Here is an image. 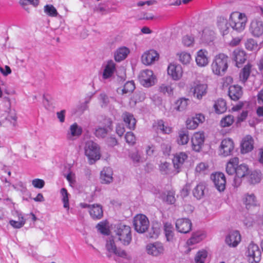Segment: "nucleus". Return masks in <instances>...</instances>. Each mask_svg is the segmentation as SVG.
<instances>
[{
  "label": "nucleus",
  "mask_w": 263,
  "mask_h": 263,
  "mask_svg": "<svg viewBox=\"0 0 263 263\" xmlns=\"http://www.w3.org/2000/svg\"><path fill=\"white\" fill-rule=\"evenodd\" d=\"M239 159L237 157L231 158L228 162L226 166V172L229 175L235 174L234 179V186L240 185L241 181L240 179L248 176L250 173L248 166L245 164L238 165Z\"/></svg>",
  "instance_id": "nucleus-1"
},
{
  "label": "nucleus",
  "mask_w": 263,
  "mask_h": 263,
  "mask_svg": "<svg viewBox=\"0 0 263 263\" xmlns=\"http://www.w3.org/2000/svg\"><path fill=\"white\" fill-rule=\"evenodd\" d=\"M228 61L229 57L226 54L219 53L216 54L211 65L213 73L216 76H223L228 70Z\"/></svg>",
  "instance_id": "nucleus-2"
},
{
  "label": "nucleus",
  "mask_w": 263,
  "mask_h": 263,
  "mask_svg": "<svg viewBox=\"0 0 263 263\" xmlns=\"http://www.w3.org/2000/svg\"><path fill=\"white\" fill-rule=\"evenodd\" d=\"M247 21L248 18L246 14L235 11L230 15L229 24L234 30L241 32L245 29Z\"/></svg>",
  "instance_id": "nucleus-3"
},
{
  "label": "nucleus",
  "mask_w": 263,
  "mask_h": 263,
  "mask_svg": "<svg viewBox=\"0 0 263 263\" xmlns=\"http://www.w3.org/2000/svg\"><path fill=\"white\" fill-rule=\"evenodd\" d=\"M85 154L90 164H92L100 158V148L98 144L93 141H88L85 146Z\"/></svg>",
  "instance_id": "nucleus-4"
},
{
  "label": "nucleus",
  "mask_w": 263,
  "mask_h": 263,
  "mask_svg": "<svg viewBox=\"0 0 263 263\" xmlns=\"http://www.w3.org/2000/svg\"><path fill=\"white\" fill-rule=\"evenodd\" d=\"M246 255L249 263H258L261 260V251L258 246L253 242L248 246Z\"/></svg>",
  "instance_id": "nucleus-5"
},
{
  "label": "nucleus",
  "mask_w": 263,
  "mask_h": 263,
  "mask_svg": "<svg viewBox=\"0 0 263 263\" xmlns=\"http://www.w3.org/2000/svg\"><path fill=\"white\" fill-rule=\"evenodd\" d=\"M133 223L135 230L140 233L145 232L149 227L148 218L142 214H137L134 217Z\"/></svg>",
  "instance_id": "nucleus-6"
},
{
  "label": "nucleus",
  "mask_w": 263,
  "mask_h": 263,
  "mask_svg": "<svg viewBox=\"0 0 263 263\" xmlns=\"http://www.w3.org/2000/svg\"><path fill=\"white\" fill-rule=\"evenodd\" d=\"M116 234L119 240L124 245H128L131 241V229L130 227L122 225L117 230Z\"/></svg>",
  "instance_id": "nucleus-7"
},
{
  "label": "nucleus",
  "mask_w": 263,
  "mask_h": 263,
  "mask_svg": "<svg viewBox=\"0 0 263 263\" xmlns=\"http://www.w3.org/2000/svg\"><path fill=\"white\" fill-rule=\"evenodd\" d=\"M138 79L141 85L148 87L154 85L156 77L154 75L153 71L146 69L141 71L138 76Z\"/></svg>",
  "instance_id": "nucleus-8"
},
{
  "label": "nucleus",
  "mask_w": 263,
  "mask_h": 263,
  "mask_svg": "<svg viewBox=\"0 0 263 263\" xmlns=\"http://www.w3.org/2000/svg\"><path fill=\"white\" fill-rule=\"evenodd\" d=\"M234 149V142L233 140L227 138L223 139L219 147V155L222 157H227L232 155Z\"/></svg>",
  "instance_id": "nucleus-9"
},
{
  "label": "nucleus",
  "mask_w": 263,
  "mask_h": 263,
  "mask_svg": "<svg viewBox=\"0 0 263 263\" xmlns=\"http://www.w3.org/2000/svg\"><path fill=\"white\" fill-rule=\"evenodd\" d=\"M205 140L204 132L198 131L193 134L191 138L192 147L195 152H199Z\"/></svg>",
  "instance_id": "nucleus-10"
},
{
  "label": "nucleus",
  "mask_w": 263,
  "mask_h": 263,
  "mask_svg": "<svg viewBox=\"0 0 263 263\" xmlns=\"http://www.w3.org/2000/svg\"><path fill=\"white\" fill-rule=\"evenodd\" d=\"M205 121L204 115L201 113L196 114L195 116L188 118L185 121L187 129L194 130L196 129L200 124L203 123Z\"/></svg>",
  "instance_id": "nucleus-11"
},
{
  "label": "nucleus",
  "mask_w": 263,
  "mask_h": 263,
  "mask_svg": "<svg viewBox=\"0 0 263 263\" xmlns=\"http://www.w3.org/2000/svg\"><path fill=\"white\" fill-rule=\"evenodd\" d=\"M102 127L96 129L95 135L98 138L105 137L109 130L111 129L112 122L110 118H105L101 121Z\"/></svg>",
  "instance_id": "nucleus-12"
},
{
  "label": "nucleus",
  "mask_w": 263,
  "mask_h": 263,
  "mask_svg": "<svg viewBox=\"0 0 263 263\" xmlns=\"http://www.w3.org/2000/svg\"><path fill=\"white\" fill-rule=\"evenodd\" d=\"M147 253L154 256H158L164 252V247L160 242H155L148 244L146 247Z\"/></svg>",
  "instance_id": "nucleus-13"
},
{
  "label": "nucleus",
  "mask_w": 263,
  "mask_h": 263,
  "mask_svg": "<svg viewBox=\"0 0 263 263\" xmlns=\"http://www.w3.org/2000/svg\"><path fill=\"white\" fill-rule=\"evenodd\" d=\"M183 69L180 64H170L167 67V73L174 80H180L183 75Z\"/></svg>",
  "instance_id": "nucleus-14"
},
{
  "label": "nucleus",
  "mask_w": 263,
  "mask_h": 263,
  "mask_svg": "<svg viewBox=\"0 0 263 263\" xmlns=\"http://www.w3.org/2000/svg\"><path fill=\"white\" fill-rule=\"evenodd\" d=\"M192 224L191 220L187 218H180L176 222L177 230L181 233L186 234L190 232Z\"/></svg>",
  "instance_id": "nucleus-15"
},
{
  "label": "nucleus",
  "mask_w": 263,
  "mask_h": 263,
  "mask_svg": "<svg viewBox=\"0 0 263 263\" xmlns=\"http://www.w3.org/2000/svg\"><path fill=\"white\" fill-rule=\"evenodd\" d=\"M212 179L216 188L219 192L223 191L226 189V179L222 173H216L212 175Z\"/></svg>",
  "instance_id": "nucleus-16"
},
{
  "label": "nucleus",
  "mask_w": 263,
  "mask_h": 263,
  "mask_svg": "<svg viewBox=\"0 0 263 263\" xmlns=\"http://www.w3.org/2000/svg\"><path fill=\"white\" fill-rule=\"evenodd\" d=\"M232 58L236 63V66L240 67L247 60V53L243 50L236 48L233 51Z\"/></svg>",
  "instance_id": "nucleus-17"
},
{
  "label": "nucleus",
  "mask_w": 263,
  "mask_h": 263,
  "mask_svg": "<svg viewBox=\"0 0 263 263\" xmlns=\"http://www.w3.org/2000/svg\"><path fill=\"white\" fill-rule=\"evenodd\" d=\"M159 59L158 53L154 50L145 52L141 57V61L145 65H149Z\"/></svg>",
  "instance_id": "nucleus-18"
},
{
  "label": "nucleus",
  "mask_w": 263,
  "mask_h": 263,
  "mask_svg": "<svg viewBox=\"0 0 263 263\" xmlns=\"http://www.w3.org/2000/svg\"><path fill=\"white\" fill-rule=\"evenodd\" d=\"M243 95L242 88L238 85H232L229 86L228 96L234 101L239 100Z\"/></svg>",
  "instance_id": "nucleus-19"
},
{
  "label": "nucleus",
  "mask_w": 263,
  "mask_h": 263,
  "mask_svg": "<svg viewBox=\"0 0 263 263\" xmlns=\"http://www.w3.org/2000/svg\"><path fill=\"white\" fill-rule=\"evenodd\" d=\"M250 30L253 36H261L263 34L262 21L258 20H253L250 24Z\"/></svg>",
  "instance_id": "nucleus-20"
},
{
  "label": "nucleus",
  "mask_w": 263,
  "mask_h": 263,
  "mask_svg": "<svg viewBox=\"0 0 263 263\" xmlns=\"http://www.w3.org/2000/svg\"><path fill=\"white\" fill-rule=\"evenodd\" d=\"M254 148V140L250 135L245 136L241 143V152L246 154L253 150Z\"/></svg>",
  "instance_id": "nucleus-21"
},
{
  "label": "nucleus",
  "mask_w": 263,
  "mask_h": 263,
  "mask_svg": "<svg viewBox=\"0 0 263 263\" xmlns=\"http://www.w3.org/2000/svg\"><path fill=\"white\" fill-rule=\"evenodd\" d=\"M208 52L205 49H200L197 52L196 62L198 66L204 67L209 63Z\"/></svg>",
  "instance_id": "nucleus-22"
},
{
  "label": "nucleus",
  "mask_w": 263,
  "mask_h": 263,
  "mask_svg": "<svg viewBox=\"0 0 263 263\" xmlns=\"http://www.w3.org/2000/svg\"><path fill=\"white\" fill-rule=\"evenodd\" d=\"M192 89H193L194 97L200 100L206 94L208 85L206 84L198 83L192 87Z\"/></svg>",
  "instance_id": "nucleus-23"
},
{
  "label": "nucleus",
  "mask_w": 263,
  "mask_h": 263,
  "mask_svg": "<svg viewBox=\"0 0 263 263\" xmlns=\"http://www.w3.org/2000/svg\"><path fill=\"white\" fill-rule=\"evenodd\" d=\"M122 118L128 128L131 130L135 129L137 121L132 114L125 111L122 115Z\"/></svg>",
  "instance_id": "nucleus-24"
},
{
  "label": "nucleus",
  "mask_w": 263,
  "mask_h": 263,
  "mask_svg": "<svg viewBox=\"0 0 263 263\" xmlns=\"http://www.w3.org/2000/svg\"><path fill=\"white\" fill-rule=\"evenodd\" d=\"M241 240V236L238 231L231 232L226 238L227 243L231 247H236Z\"/></svg>",
  "instance_id": "nucleus-25"
},
{
  "label": "nucleus",
  "mask_w": 263,
  "mask_h": 263,
  "mask_svg": "<svg viewBox=\"0 0 263 263\" xmlns=\"http://www.w3.org/2000/svg\"><path fill=\"white\" fill-rule=\"evenodd\" d=\"M89 213L93 219H100L103 216L102 206L99 204H91Z\"/></svg>",
  "instance_id": "nucleus-26"
},
{
  "label": "nucleus",
  "mask_w": 263,
  "mask_h": 263,
  "mask_svg": "<svg viewBox=\"0 0 263 263\" xmlns=\"http://www.w3.org/2000/svg\"><path fill=\"white\" fill-rule=\"evenodd\" d=\"M187 154L184 152H180L176 154L173 159L174 167L177 169H179L187 159Z\"/></svg>",
  "instance_id": "nucleus-27"
},
{
  "label": "nucleus",
  "mask_w": 263,
  "mask_h": 263,
  "mask_svg": "<svg viewBox=\"0 0 263 263\" xmlns=\"http://www.w3.org/2000/svg\"><path fill=\"white\" fill-rule=\"evenodd\" d=\"M112 171L109 167H104L101 172L100 179L102 183H109L112 181Z\"/></svg>",
  "instance_id": "nucleus-28"
},
{
  "label": "nucleus",
  "mask_w": 263,
  "mask_h": 263,
  "mask_svg": "<svg viewBox=\"0 0 263 263\" xmlns=\"http://www.w3.org/2000/svg\"><path fill=\"white\" fill-rule=\"evenodd\" d=\"M176 56L178 61L183 65L190 64L192 61L191 53L185 51L178 52Z\"/></svg>",
  "instance_id": "nucleus-29"
},
{
  "label": "nucleus",
  "mask_w": 263,
  "mask_h": 263,
  "mask_svg": "<svg viewBox=\"0 0 263 263\" xmlns=\"http://www.w3.org/2000/svg\"><path fill=\"white\" fill-rule=\"evenodd\" d=\"M252 65L250 63H248L241 70L239 73V81L243 84H245L248 79L252 68Z\"/></svg>",
  "instance_id": "nucleus-30"
},
{
  "label": "nucleus",
  "mask_w": 263,
  "mask_h": 263,
  "mask_svg": "<svg viewBox=\"0 0 263 263\" xmlns=\"http://www.w3.org/2000/svg\"><path fill=\"white\" fill-rule=\"evenodd\" d=\"M164 231L166 240L169 242H174L175 240L174 233V229L172 224L169 222H166L164 224Z\"/></svg>",
  "instance_id": "nucleus-31"
},
{
  "label": "nucleus",
  "mask_w": 263,
  "mask_h": 263,
  "mask_svg": "<svg viewBox=\"0 0 263 263\" xmlns=\"http://www.w3.org/2000/svg\"><path fill=\"white\" fill-rule=\"evenodd\" d=\"M213 107L217 114H223L227 109V102L224 99H218L215 102Z\"/></svg>",
  "instance_id": "nucleus-32"
},
{
  "label": "nucleus",
  "mask_w": 263,
  "mask_h": 263,
  "mask_svg": "<svg viewBox=\"0 0 263 263\" xmlns=\"http://www.w3.org/2000/svg\"><path fill=\"white\" fill-rule=\"evenodd\" d=\"M153 128L156 130H160L161 133L165 134H169L172 131V127L165 125L163 121L160 120L157 121L153 124Z\"/></svg>",
  "instance_id": "nucleus-33"
},
{
  "label": "nucleus",
  "mask_w": 263,
  "mask_h": 263,
  "mask_svg": "<svg viewBox=\"0 0 263 263\" xmlns=\"http://www.w3.org/2000/svg\"><path fill=\"white\" fill-rule=\"evenodd\" d=\"M243 202L247 209H249L252 206L256 205L257 200L255 195L253 193L247 194L242 199Z\"/></svg>",
  "instance_id": "nucleus-34"
},
{
  "label": "nucleus",
  "mask_w": 263,
  "mask_h": 263,
  "mask_svg": "<svg viewBox=\"0 0 263 263\" xmlns=\"http://www.w3.org/2000/svg\"><path fill=\"white\" fill-rule=\"evenodd\" d=\"M129 53L128 48L125 47L119 48L115 53V60L117 62H120L125 59Z\"/></svg>",
  "instance_id": "nucleus-35"
},
{
  "label": "nucleus",
  "mask_w": 263,
  "mask_h": 263,
  "mask_svg": "<svg viewBox=\"0 0 263 263\" xmlns=\"http://www.w3.org/2000/svg\"><path fill=\"white\" fill-rule=\"evenodd\" d=\"M115 70V64L114 62L111 60L108 61L103 73V78L106 79L110 78L113 74Z\"/></svg>",
  "instance_id": "nucleus-36"
},
{
  "label": "nucleus",
  "mask_w": 263,
  "mask_h": 263,
  "mask_svg": "<svg viewBox=\"0 0 263 263\" xmlns=\"http://www.w3.org/2000/svg\"><path fill=\"white\" fill-rule=\"evenodd\" d=\"M70 132L68 134L67 137L71 139L73 137H79L82 133V128L79 126L77 123H74L70 127Z\"/></svg>",
  "instance_id": "nucleus-37"
},
{
  "label": "nucleus",
  "mask_w": 263,
  "mask_h": 263,
  "mask_svg": "<svg viewBox=\"0 0 263 263\" xmlns=\"http://www.w3.org/2000/svg\"><path fill=\"white\" fill-rule=\"evenodd\" d=\"M189 100L185 98H181L177 100L175 103V108L176 110L181 111L185 110L188 106Z\"/></svg>",
  "instance_id": "nucleus-38"
},
{
  "label": "nucleus",
  "mask_w": 263,
  "mask_h": 263,
  "mask_svg": "<svg viewBox=\"0 0 263 263\" xmlns=\"http://www.w3.org/2000/svg\"><path fill=\"white\" fill-rule=\"evenodd\" d=\"M189 141V132L184 129L179 130L177 140L178 144L179 145H185L188 143Z\"/></svg>",
  "instance_id": "nucleus-39"
},
{
  "label": "nucleus",
  "mask_w": 263,
  "mask_h": 263,
  "mask_svg": "<svg viewBox=\"0 0 263 263\" xmlns=\"http://www.w3.org/2000/svg\"><path fill=\"white\" fill-rule=\"evenodd\" d=\"M234 122V116L231 115H228L225 116L221 119L220 121V125L222 127H228L231 126Z\"/></svg>",
  "instance_id": "nucleus-40"
},
{
  "label": "nucleus",
  "mask_w": 263,
  "mask_h": 263,
  "mask_svg": "<svg viewBox=\"0 0 263 263\" xmlns=\"http://www.w3.org/2000/svg\"><path fill=\"white\" fill-rule=\"evenodd\" d=\"M205 185L203 183H200L194 188L193 193L197 199H200L204 195Z\"/></svg>",
  "instance_id": "nucleus-41"
},
{
  "label": "nucleus",
  "mask_w": 263,
  "mask_h": 263,
  "mask_svg": "<svg viewBox=\"0 0 263 263\" xmlns=\"http://www.w3.org/2000/svg\"><path fill=\"white\" fill-rule=\"evenodd\" d=\"M19 3L22 7L29 12L30 11V8L27 3L36 7L39 4V0H20Z\"/></svg>",
  "instance_id": "nucleus-42"
},
{
  "label": "nucleus",
  "mask_w": 263,
  "mask_h": 263,
  "mask_svg": "<svg viewBox=\"0 0 263 263\" xmlns=\"http://www.w3.org/2000/svg\"><path fill=\"white\" fill-rule=\"evenodd\" d=\"M208 256V252L205 250L199 251L195 256L196 263H204Z\"/></svg>",
  "instance_id": "nucleus-43"
},
{
  "label": "nucleus",
  "mask_w": 263,
  "mask_h": 263,
  "mask_svg": "<svg viewBox=\"0 0 263 263\" xmlns=\"http://www.w3.org/2000/svg\"><path fill=\"white\" fill-rule=\"evenodd\" d=\"M208 165L203 162L198 164L195 168V172L198 174H205L208 173Z\"/></svg>",
  "instance_id": "nucleus-44"
},
{
  "label": "nucleus",
  "mask_w": 263,
  "mask_h": 263,
  "mask_svg": "<svg viewBox=\"0 0 263 263\" xmlns=\"http://www.w3.org/2000/svg\"><path fill=\"white\" fill-rule=\"evenodd\" d=\"M45 12L49 16L55 17L58 13L57 9L52 5H46L44 6Z\"/></svg>",
  "instance_id": "nucleus-45"
},
{
  "label": "nucleus",
  "mask_w": 263,
  "mask_h": 263,
  "mask_svg": "<svg viewBox=\"0 0 263 263\" xmlns=\"http://www.w3.org/2000/svg\"><path fill=\"white\" fill-rule=\"evenodd\" d=\"M249 181L252 184L259 183L261 180V174L257 171L252 172L249 176Z\"/></svg>",
  "instance_id": "nucleus-46"
},
{
  "label": "nucleus",
  "mask_w": 263,
  "mask_h": 263,
  "mask_svg": "<svg viewBox=\"0 0 263 263\" xmlns=\"http://www.w3.org/2000/svg\"><path fill=\"white\" fill-rule=\"evenodd\" d=\"M246 48L249 51H253L257 48L258 45L256 41L252 39H249L245 44Z\"/></svg>",
  "instance_id": "nucleus-47"
},
{
  "label": "nucleus",
  "mask_w": 263,
  "mask_h": 263,
  "mask_svg": "<svg viewBox=\"0 0 263 263\" xmlns=\"http://www.w3.org/2000/svg\"><path fill=\"white\" fill-rule=\"evenodd\" d=\"M135 88L134 82L132 81L127 82L124 85L122 89L123 93L132 92Z\"/></svg>",
  "instance_id": "nucleus-48"
},
{
  "label": "nucleus",
  "mask_w": 263,
  "mask_h": 263,
  "mask_svg": "<svg viewBox=\"0 0 263 263\" xmlns=\"http://www.w3.org/2000/svg\"><path fill=\"white\" fill-rule=\"evenodd\" d=\"M126 142L131 145H133L136 143V138L135 134L132 132H128L125 135Z\"/></svg>",
  "instance_id": "nucleus-49"
},
{
  "label": "nucleus",
  "mask_w": 263,
  "mask_h": 263,
  "mask_svg": "<svg viewBox=\"0 0 263 263\" xmlns=\"http://www.w3.org/2000/svg\"><path fill=\"white\" fill-rule=\"evenodd\" d=\"M61 194L63 197L62 201L64 203V207L69 209V199L67 190L65 188H62L61 190Z\"/></svg>",
  "instance_id": "nucleus-50"
},
{
  "label": "nucleus",
  "mask_w": 263,
  "mask_h": 263,
  "mask_svg": "<svg viewBox=\"0 0 263 263\" xmlns=\"http://www.w3.org/2000/svg\"><path fill=\"white\" fill-rule=\"evenodd\" d=\"M182 42L185 46L190 47L194 45V39L193 37L187 35L183 36Z\"/></svg>",
  "instance_id": "nucleus-51"
},
{
  "label": "nucleus",
  "mask_w": 263,
  "mask_h": 263,
  "mask_svg": "<svg viewBox=\"0 0 263 263\" xmlns=\"http://www.w3.org/2000/svg\"><path fill=\"white\" fill-rule=\"evenodd\" d=\"M170 166L169 163L164 162L161 163L159 165V170L162 174H167L170 172Z\"/></svg>",
  "instance_id": "nucleus-52"
},
{
  "label": "nucleus",
  "mask_w": 263,
  "mask_h": 263,
  "mask_svg": "<svg viewBox=\"0 0 263 263\" xmlns=\"http://www.w3.org/2000/svg\"><path fill=\"white\" fill-rule=\"evenodd\" d=\"M248 116V111L243 110L239 115L237 116L236 123L238 124L244 121L247 119Z\"/></svg>",
  "instance_id": "nucleus-53"
},
{
  "label": "nucleus",
  "mask_w": 263,
  "mask_h": 263,
  "mask_svg": "<svg viewBox=\"0 0 263 263\" xmlns=\"http://www.w3.org/2000/svg\"><path fill=\"white\" fill-rule=\"evenodd\" d=\"M173 89L170 85H161L159 87V91L164 93H168L169 95L173 93Z\"/></svg>",
  "instance_id": "nucleus-54"
},
{
  "label": "nucleus",
  "mask_w": 263,
  "mask_h": 263,
  "mask_svg": "<svg viewBox=\"0 0 263 263\" xmlns=\"http://www.w3.org/2000/svg\"><path fill=\"white\" fill-rule=\"evenodd\" d=\"M32 184L35 188L42 189L45 185V182L42 179L36 178L32 180Z\"/></svg>",
  "instance_id": "nucleus-55"
},
{
  "label": "nucleus",
  "mask_w": 263,
  "mask_h": 263,
  "mask_svg": "<svg viewBox=\"0 0 263 263\" xmlns=\"http://www.w3.org/2000/svg\"><path fill=\"white\" fill-rule=\"evenodd\" d=\"M106 247L107 251L109 252L114 253L117 249L114 240H109L108 241L106 245Z\"/></svg>",
  "instance_id": "nucleus-56"
},
{
  "label": "nucleus",
  "mask_w": 263,
  "mask_h": 263,
  "mask_svg": "<svg viewBox=\"0 0 263 263\" xmlns=\"http://www.w3.org/2000/svg\"><path fill=\"white\" fill-rule=\"evenodd\" d=\"M201 235L194 234L191 237V238L188 240L187 242L189 244H195L200 242L202 238Z\"/></svg>",
  "instance_id": "nucleus-57"
},
{
  "label": "nucleus",
  "mask_w": 263,
  "mask_h": 263,
  "mask_svg": "<svg viewBox=\"0 0 263 263\" xmlns=\"http://www.w3.org/2000/svg\"><path fill=\"white\" fill-rule=\"evenodd\" d=\"M98 230L100 231L102 234H107L108 229L106 228V223L103 222H101L98 224L97 226Z\"/></svg>",
  "instance_id": "nucleus-58"
},
{
  "label": "nucleus",
  "mask_w": 263,
  "mask_h": 263,
  "mask_svg": "<svg viewBox=\"0 0 263 263\" xmlns=\"http://www.w3.org/2000/svg\"><path fill=\"white\" fill-rule=\"evenodd\" d=\"M233 82V78L230 76H227L223 79L222 86L223 87H227L229 85L231 84Z\"/></svg>",
  "instance_id": "nucleus-59"
},
{
  "label": "nucleus",
  "mask_w": 263,
  "mask_h": 263,
  "mask_svg": "<svg viewBox=\"0 0 263 263\" xmlns=\"http://www.w3.org/2000/svg\"><path fill=\"white\" fill-rule=\"evenodd\" d=\"M117 134L120 136L122 137L125 133V128L123 125L118 124L116 128Z\"/></svg>",
  "instance_id": "nucleus-60"
},
{
  "label": "nucleus",
  "mask_w": 263,
  "mask_h": 263,
  "mask_svg": "<svg viewBox=\"0 0 263 263\" xmlns=\"http://www.w3.org/2000/svg\"><path fill=\"white\" fill-rule=\"evenodd\" d=\"M242 39V37H236L233 38L230 42V45L231 46H236L239 44L241 40Z\"/></svg>",
  "instance_id": "nucleus-61"
},
{
  "label": "nucleus",
  "mask_w": 263,
  "mask_h": 263,
  "mask_svg": "<svg viewBox=\"0 0 263 263\" xmlns=\"http://www.w3.org/2000/svg\"><path fill=\"white\" fill-rule=\"evenodd\" d=\"M113 253L121 257L126 258L127 257V254L125 251L120 249L117 248Z\"/></svg>",
  "instance_id": "nucleus-62"
},
{
  "label": "nucleus",
  "mask_w": 263,
  "mask_h": 263,
  "mask_svg": "<svg viewBox=\"0 0 263 263\" xmlns=\"http://www.w3.org/2000/svg\"><path fill=\"white\" fill-rule=\"evenodd\" d=\"M131 158L132 160L136 162H138L140 161V156L139 154V153L138 151L134 152L131 154L130 155Z\"/></svg>",
  "instance_id": "nucleus-63"
},
{
  "label": "nucleus",
  "mask_w": 263,
  "mask_h": 263,
  "mask_svg": "<svg viewBox=\"0 0 263 263\" xmlns=\"http://www.w3.org/2000/svg\"><path fill=\"white\" fill-rule=\"evenodd\" d=\"M244 105L245 104L243 102H239L238 104H236L232 107V111H237L240 110L243 107Z\"/></svg>",
  "instance_id": "nucleus-64"
}]
</instances>
